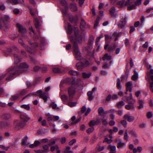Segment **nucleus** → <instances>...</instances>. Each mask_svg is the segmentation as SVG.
Here are the masks:
<instances>
[{"mask_svg": "<svg viewBox=\"0 0 153 153\" xmlns=\"http://www.w3.org/2000/svg\"><path fill=\"white\" fill-rule=\"evenodd\" d=\"M76 31V36H72L70 37V40L73 44V46L74 48V54L75 59L78 60H81L82 58V56L81 53L78 48V45L81 44L82 39L81 36H79L76 35L77 33H78V29L77 28H75Z\"/></svg>", "mask_w": 153, "mask_h": 153, "instance_id": "obj_1", "label": "nucleus"}, {"mask_svg": "<svg viewBox=\"0 0 153 153\" xmlns=\"http://www.w3.org/2000/svg\"><path fill=\"white\" fill-rule=\"evenodd\" d=\"M19 72H17L15 68L11 67L7 70V71L2 74L1 79L5 77L6 80L9 81L13 79L15 75L19 74Z\"/></svg>", "mask_w": 153, "mask_h": 153, "instance_id": "obj_2", "label": "nucleus"}, {"mask_svg": "<svg viewBox=\"0 0 153 153\" xmlns=\"http://www.w3.org/2000/svg\"><path fill=\"white\" fill-rule=\"evenodd\" d=\"M125 6H128V9L131 10L136 8L135 0H128L125 3Z\"/></svg>", "mask_w": 153, "mask_h": 153, "instance_id": "obj_3", "label": "nucleus"}, {"mask_svg": "<svg viewBox=\"0 0 153 153\" xmlns=\"http://www.w3.org/2000/svg\"><path fill=\"white\" fill-rule=\"evenodd\" d=\"M28 66L25 62H23L20 64L18 68L16 67H14L16 69L17 72H19V74L25 72V70L23 69L28 68Z\"/></svg>", "mask_w": 153, "mask_h": 153, "instance_id": "obj_4", "label": "nucleus"}, {"mask_svg": "<svg viewBox=\"0 0 153 153\" xmlns=\"http://www.w3.org/2000/svg\"><path fill=\"white\" fill-rule=\"evenodd\" d=\"M98 111L100 117V120L101 122H102L103 124H105V114L104 109L102 107H100L98 108Z\"/></svg>", "mask_w": 153, "mask_h": 153, "instance_id": "obj_5", "label": "nucleus"}, {"mask_svg": "<svg viewBox=\"0 0 153 153\" xmlns=\"http://www.w3.org/2000/svg\"><path fill=\"white\" fill-rule=\"evenodd\" d=\"M68 92L69 100H71L75 95L76 92L75 89L73 86H70L68 88Z\"/></svg>", "mask_w": 153, "mask_h": 153, "instance_id": "obj_6", "label": "nucleus"}, {"mask_svg": "<svg viewBox=\"0 0 153 153\" xmlns=\"http://www.w3.org/2000/svg\"><path fill=\"white\" fill-rule=\"evenodd\" d=\"M14 124L16 128L17 129L23 128L25 125V123L17 120H15L14 121Z\"/></svg>", "mask_w": 153, "mask_h": 153, "instance_id": "obj_7", "label": "nucleus"}, {"mask_svg": "<svg viewBox=\"0 0 153 153\" xmlns=\"http://www.w3.org/2000/svg\"><path fill=\"white\" fill-rule=\"evenodd\" d=\"M111 59V56L108 55L107 53H106V68H108L109 66L111 65L112 62Z\"/></svg>", "mask_w": 153, "mask_h": 153, "instance_id": "obj_8", "label": "nucleus"}, {"mask_svg": "<svg viewBox=\"0 0 153 153\" xmlns=\"http://www.w3.org/2000/svg\"><path fill=\"white\" fill-rule=\"evenodd\" d=\"M147 77L150 79V90L153 92V75H151L149 73H147Z\"/></svg>", "mask_w": 153, "mask_h": 153, "instance_id": "obj_9", "label": "nucleus"}, {"mask_svg": "<svg viewBox=\"0 0 153 153\" xmlns=\"http://www.w3.org/2000/svg\"><path fill=\"white\" fill-rule=\"evenodd\" d=\"M17 27L18 28L19 31L22 34H25L26 32V30L25 28L19 24H16Z\"/></svg>", "mask_w": 153, "mask_h": 153, "instance_id": "obj_10", "label": "nucleus"}, {"mask_svg": "<svg viewBox=\"0 0 153 153\" xmlns=\"http://www.w3.org/2000/svg\"><path fill=\"white\" fill-rule=\"evenodd\" d=\"M124 118L125 120H127V121L129 122H133L135 119L134 117L128 114L125 115L123 117Z\"/></svg>", "mask_w": 153, "mask_h": 153, "instance_id": "obj_11", "label": "nucleus"}, {"mask_svg": "<svg viewBox=\"0 0 153 153\" xmlns=\"http://www.w3.org/2000/svg\"><path fill=\"white\" fill-rule=\"evenodd\" d=\"M126 91L131 92L132 90V82L131 81L128 82L126 83Z\"/></svg>", "mask_w": 153, "mask_h": 153, "instance_id": "obj_12", "label": "nucleus"}, {"mask_svg": "<svg viewBox=\"0 0 153 153\" xmlns=\"http://www.w3.org/2000/svg\"><path fill=\"white\" fill-rule=\"evenodd\" d=\"M28 137L26 136L22 139V145L24 147L27 146H29V143L27 142Z\"/></svg>", "mask_w": 153, "mask_h": 153, "instance_id": "obj_13", "label": "nucleus"}, {"mask_svg": "<svg viewBox=\"0 0 153 153\" xmlns=\"http://www.w3.org/2000/svg\"><path fill=\"white\" fill-rule=\"evenodd\" d=\"M11 126L10 122L9 123H0V127L2 128H5L7 127H10Z\"/></svg>", "mask_w": 153, "mask_h": 153, "instance_id": "obj_14", "label": "nucleus"}, {"mask_svg": "<svg viewBox=\"0 0 153 153\" xmlns=\"http://www.w3.org/2000/svg\"><path fill=\"white\" fill-rule=\"evenodd\" d=\"M20 117L22 120L25 122H27L30 119L27 115L24 114H21Z\"/></svg>", "mask_w": 153, "mask_h": 153, "instance_id": "obj_15", "label": "nucleus"}, {"mask_svg": "<svg viewBox=\"0 0 153 153\" xmlns=\"http://www.w3.org/2000/svg\"><path fill=\"white\" fill-rule=\"evenodd\" d=\"M127 18L125 17L123 19H121L120 22L118 24V26L121 28H123L124 27V25L126 24Z\"/></svg>", "mask_w": 153, "mask_h": 153, "instance_id": "obj_16", "label": "nucleus"}, {"mask_svg": "<svg viewBox=\"0 0 153 153\" xmlns=\"http://www.w3.org/2000/svg\"><path fill=\"white\" fill-rule=\"evenodd\" d=\"M76 67L78 70L81 71L84 68V65L82 62H79L76 64Z\"/></svg>", "mask_w": 153, "mask_h": 153, "instance_id": "obj_17", "label": "nucleus"}, {"mask_svg": "<svg viewBox=\"0 0 153 153\" xmlns=\"http://www.w3.org/2000/svg\"><path fill=\"white\" fill-rule=\"evenodd\" d=\"M134 74L132 77V79L134 81H136L138 77V73L136 71V69L134 71Z\"/></svg>", "mask_w": 153, "mask_h": 153, "instance_id": "obj_18", "label": "nucleus"}, {"mask_svg": "<svg viewBox=\"0 0 153 153\" xmlns=\"http://www.w3.org/2000/svg\"><path fill=\"white\" fill-rule=\"evenodd\" d=\"M55 150H56V151H57V153H60V151L59 149V147L57 145H56L55 146H52L51 147V151L53 152Z\"/></svg>", "mask_w": 153, "mask_h": 153, "instance_id": "obj_19", "label": "nucleus"}, {"mask_svg": "<svg viewBox=\"0 0 153 153\" xmlns=\"http://www.w3.org/2000/svg\"><path fill=\"white\" fill-rule=\"evenodd\" d=\"M61 99L64 102H66L68 100H69V98H68V96L66 94H63L61 96Z\"/></svg>", "mask_w": 153, "mask_h": 153, "instance_id": "obj_20", "label": "nucleus"}, {"mask_svg": "<svg viewBox=\"0 0 153 153\" xmlns=\"http://www.w3.org/2000/svg\"><path fill=\"white\" fill-rule=\"evenodd\" d=\"M117 5L119 8H121L125 5V1L122 0L119 1L117 3Z\"/></svg>", "mask_w": 153, "mask_h": 153, "instance_id": "obj_21", "label": "nucleus"}, {"mask_svg": "<svg viewBox=\"0 0 153 153\" xmlns=\"http://www.w3.org/2000/svg\"><path fill=\"white\" fill-rule=\"evenodd\" d=\"M138 102L139 105L137 106L138 109H140L143 108V105L144 103V101L141 100H138Z\"/></svg>", "mask_w": 153, "mask_h": 153, "instance_id": "obj_22", "label": "nucleus"}, {"mask_svg": "<svg viewBox=\"0 0 153 153\" xmlns=\"http://www.w3.org/2000/svg\"><path fill=\"white\" fill-rule=\"evenodd\" d=\"M116 142L118 143L117 147L118 148L122 147L125 144L122 142V140L120 139L116 140Z\"/></svg>", "mask_w": 153, "mask_h": 153, "instance_id": "obj_23", "label": "nucleus"}, {"mask_svg": "<svg viewBox=\"0 0 153 153\" xmlns=\"http://www.w3.org/2000/svg\"><path fill=\"white\" fill-rule=\"evenodd\" d=\"M40 97L42 98L45 102H46L48 99V97L46 95V93H43L42 94H39Z\"/></svg>", "mask_w": 153, "mask_h": 153, "instance_id": "obj_24", "label": "nucleus"}, {"mask_svg": "<svg viewBox=\"0 0 153 153\" xmlns=\"http://www.w3.org/2000/svg\"><path fill=\"white\" fill-rule=\"evenodd\" d=\"M94 37L91 36L90 37L89 39L88 45L90 49H91L92 48V44L94 40Z\"/></svg>", "mask_w": 153, "mask_h": 153, "instance_id": "obj_25", "label": "nucleus"}, {"mask_svg": "<svg viewBox=\"0 0 153 153\" xmlns=\"http://www.w3.org/2000/svg\"><path fill=\"white\" fill-rule=\"evenodd\" d=\"M30 32H29L30 34L31 35V36H33V37L35 39V40L38 37H36V36L35 34V32L33 30L32 27H31L30 28Z\"/></svg>", "mask_w": 153, "mask_h": 153, "instance_id": "obj_26", "label": "nucleus"}, {"mask_svg": "<svg viewBox=\"0 0 153 153\" xmlns=\"http://www.w3.org/2000/svg\"><path fill=\"white\" fill-rule=\"evenodd\" d=\"M108 149H110L111 152L114 153H115L116 152V147L115 146L110 145L108 146Z\"/></svg>", "mask_w": 153, "mask_h": 153, "instance_id": "obj_27", "label": "nucleus"}, {"mask_svg": "<svg viewBox=\"0 0 153 153\" xmlns=\"http://www.w3.org/2000/svg\"><path fill=\"white\" fill-rule=\"evenodd\" d=\"M43 150H42L43 153H48L49 152V146L47 145H44L42 146Z\"/></svg>", "mask_w": 153, "mask_h": 153, "instance_id": "obj_28", "label": "nucleus"}, {"mask_svg": "<svg viewBox=\"0 0 153 153\" xmlns=\"http://www.w3.org/2000/svg\"><path fill=\"white\" fill-rule=\"evenodd\" d=\"M70 8L71 11H75L77 10V7L75 4H71L70 5Z\"/></svg>", "mask_w": 153, "mask_h": 153, "instance_id": "obj_29", "label": "nucleus"}, {"mask_svg": "<svg viewBox=\"0 0 153 153\" xmlns=\"http://www.w3.org/2000/svg\"><path fill=\"white\" fill-rule=\"evenodd\" d=\"M1 19L4 22H8L10 20L9 17L6 15H4L1 17Z\"/></svg>", "mask_w": 153, "mask_h": 153, "instance_id": "obj_30", "label": "nucleus"}, {"mask_svg": "<svg viewBox=\"0 0 153 153\" xmlns=\"http://www.w3.org/2000/svg\"><path fill=\"white\" fill-rule=\"evenodd\" d=\"M91 73H86L85 72H83L82 73V75L84 79L89 78L91 76Z\"/></svg>", "mask_w": 153, "mask_h": 153, "instance_id": "obj_31", "label": "nucleus"}, {"mask_svg": "<svg viewBox=\"0 0 153 153\" xmlns=\"http://www.w3.org/2000/svg\"><path fill=\"white\" fill-rule=\"evenodd\" d=\"M14 62L16 64H17L20 61V59L16 54H14Z\"/></svg>", "mask_w": 153, "mask_h": 153, "instance_id": "obj_32", "label": "nucleus"}, {"mask_svg": "<svg viewBox=\"0 0 153 153\" xmlns=\"http://www.w3.org/2000/svg\"><path fill=\"white\" fill-rule=\"evenodd\" d=\"M125 104V102L123 101H121L117 103L116 105L118 108H121Z\"/></svg>", "mask_w": 153, "mask_h": 153, "instance_id": "obj_33", "label": "nucleus"}, {"mask_svg": "<svg viewBox=\"0 0 153 153\" xmlns=\"http://www.w3.org/2000/svg\"><path fill=\"white\" fill-rule=\"evenodd\" d=\"M8 1L13 5H16L21 2V1L18 0H8Z\"/></svg>", "mask_w": 153, "mask_h": 153, "instance_id": "obj_34", "label": "nucleus"}, {"mask_svg": "<svg viewBox=\"0 0 153 153\" xmlns=\"http://www.w3.org/2000/svg\"><path fill=\"white\" fill-rule=\"evenodd\" d=\"M149 69L146 72L147 76V73H149L151 75H153V69H152V67L151 65H148Z\"/></svg>", "mask_w": 153, "mask_h": 153, "instance_id": "obj_35", "label": "nucleus"}, {"mask_svg": "<svg viewBox=\"0 0 153 153\" xmlns=\"http://www.w3.org/2000/svg\"><path fill=\"white\" fill-rule=\"evenodd\" d=\"M69 73L70 75L74 76L78 75L79 74V73L78 72L73 70H70L69 71Z\"/></svg>", "mask_w": 153, "mask_h": 153, "instance_id": "obj_36", "label": "nucleus"}, {"mask_svg": "<svg viewBox=\"0 0 153 153\" xmlns=\"http://www.w3.org/2000/svg\"><path fill=\"white\" fill-rule=\"evenodd\" d=\"M21 107L28 111H30V107L28 104L22 105L21 106Z\"/></svg>", "mask_w": 153, "mask_h": 153, "instance_id": "obj_37", "label": "nucleus"}, {"mask_svg": "<svg viewBox=\"0 0 153 153\" xmlns=\"http://www.w3.org/2000/svg\"><path fill=\"white\" fill-rule=\"evenodd\" d=\"M125 108L128 110H134V107L132 105H127L125 106Z\"/></svg>", "mask_w": 153, "mask_h": 153, "instance_id": "obj_38", "label": "nucleus"}, {"mask_svg": "<svg viewBox=\"0 0 153 153\" xmlns=\"http://www.w3.org/2000/svg\"><path fill=\"white\" fill-rule=\"evenodd\" d=\"M86 26V24L84 21V20L83 19L81 20V26L80 28L81 29L83 30L84 29V28H85Z\"/></svg>", "mask_w": 153, "mask_h": 153, "instance_id": "obj_39", "label": "nucleus"}, {"mask_svg": "<svg viewBox=\"0 0 153 153\" xmlns=\"http://www.w3.org/2000/svg\"><path fill=\"white\" fill-rule=\"evenodd\" d=\"M34 23L36 27L37 28L41 25L38 20L36 18H34Z\"/></svg>", "mask_w": 153, "mask_h": 153, "instance_id": "obj_40", "label": "nucleus"}, {"mask_svg": "<svg viewBox=\"0 0 153 153\" xmlns=\"http://www.w3.org/2000/svg\"><path fill=\"white\" fill-rule=\"evenodd\" d=\"M109 12L112 16H113L114 15V13L115 12V8L114 7H113L109 10Z\"/></svg>", "mask_w": 153, "mask_h": 153, "instance_id": "obj_41", "label": "nucleus"}, {"mask_svg": "<svg viewBox=\"0 0 153 153\" xmlns=\"http://www.w3.org/2000/svg\"><path fill=\"white\" fill-rule=\"evenodd\" d=\"M92 94L93 93L91 91H88L87 93V95L88 97V99L90 101L92 100L93 98V97L92 96Z\"/></svg>", "mask_w": 153, "mask_h": 153, "instance_id": "obj_42", "label": "nucleus"}, {"mask_svg": "<svg viewBox=\"0 0 153 153\" xmlns=\"http://www.w3.org/2000/svg\"><path fill=\"white\" fill-rule=\"evenodd\" d=\"M108 45H106V49L108 48V50L109 51H111L114 50L116 47V46L115 45H114L113 47L110 46L108 48Z\"/></svg>", "mask_w": 153, "mask_h": 153, "instance_id": "obj_43", "label": "nucleus"}, {"mask_svg": "<svg viewBox=\"0 0 153 153\" xmlns=\"http://www.w3.org/2000/svg\"><path fill=\"white\" fill-rule=\"evenodd\" d=\"M53 71L55 73H60L62 71L61 70L58 68H55L53 69Z\"/></svg>", "mask_w": 153, "mask_h": 153, "instance_id": "obj_44", "label": "nucleus"}, {"mask_svg": "<svg viewBox=\"0 0 153 153\" xmlns=\"http://www.w3.org/2000/svg\"><path fill=\"white\" fill-rule=\"evenodd\" d=\"M117 87L118 89L120 90L122 88V86L120 83V80L119 79H117Z\"/></svg>", "mask_w": 153, "mask_h": 153, "instance_id": "obj_45", "label": "nucleus"}, {"mask_svg": "<svg viewBox=\"0 0 153 153\" xmlns=\"http://www.w3.org/2000/svg\"><path fill=\"white\" fill-rule=\"evenodd\" d=\"M126 101L129 104H131V105H132L135 102V101L134 100H132V101H131V99H129L128 97H126Z\"/></svg>", "mask_w": 153, "mask_h": 153, "instance_id": "obj_46", "label": "nucleus"}, {"mask_svg": "<svg viewBox=\"0 0 153 153\" xmlns=\"http://www.w3.org/2000/svg\"><path fill=\"white\" fill-rule=\"evenodd\" d=\"M140 26L141 27L143 26L144 25V23L145 21V19L143 16H142L141 17L140 19Z\"/></svg>", "mask_w": 153, "mask_h": 153, "instance_id": "obj_47", "label": "nucleus"}, {"mask_svg": "<svg viewBox=\"0 0 153 153\" xmlns=\"http://www.w3.org/2000/svg\"><path fill=\"white\" fill-rule=\"evenodd\" d=\"M122 34V32H120L118 33L117 32H115L113 33V36L115 37H118L120 36Z\"/></svg>", "mask_w": 153, "mask_h": 153, "instance_id": "obj_48", "label": "nucleus"}, {"mask_svg": "<svg viewBox=\"0 0 153 153\" xmlns=\"http://www.w3.org/2000/svg\"><path fill=\"white\" fill-rule=\"evenodd\" d=\"M104 149V147L103 146H99V147L96 148V150L97 152H100L102 151Z\"/></svg>", "mask_w": 153, "mask_h": 153, "instance_id": "obj_49", "label": "nucleus"}, {"mask_svg": "<svg viewBox=\"0 0 153 153\" xmlns=\"http://www.w3.org/2000/svg\"><path fill=\"white\" fill-rule=\"evenodd\" d=\"M50 106L53 109H56L57 108V105L54 102H52L50 104Z\"/></svg>", "mask_w": 153, "mask_h": 153, "instance_id": "obj_50", "label": "nucleus"}, {"mask_svg": "<svg viewBox=\"0 0 153 153\" xmlns=\"http://www.w3.org/2000/svg\"><path fill=\"white\" fill-rule=\"evenodd\" d=\"M120 123L124 127H126L127 123L126 120H122L121 121Z\"/></svg>", "mask_w": 153, "mask_h": 153, "instance_id": "obj_51", "label": "nucleus"}, {"mask_svg": "<svg viewBox=\"0 0 153 153\" xmlns=\"http://www.w3.org/2000/svg\"><path fill=\"white\" fill-rule=\"evenodd\" d=\"M76 104V102H69L68 103V105L71 107H73L75 106Z\"/></svg>", "mask_w": 153, "mask_h": 153, "instance_id": "obj_52", "label": "nucleus"}, {"mask_svg": "<svg viewBox=\"0 0 153 153\" xmlns=\"http://www.w3.org/2000/svg\"><path fill=\"white\" fill-rule=\"evenodd\" d=\"M129 133L133 137H137V134L136 132L133 130H131L129 131Z\"/></svg>", "mask_w": 153, "mask_h": 153, "instance_id": "obj_53", "label": "nucleus"}, {"mask_svg": "<svg viewBox=\"0 0 153 153\" xmlns=\"http://www.w3.org/2000/svg\"><path fill=\"white\" fill-rule=\"evenodd\" d=\"M97 122L95 120H93L91 121L89 123V126L91 127H92L93 126L97 124Z\"/></svg>", "mask_w": 153, "mask_h": 153, "instance_id": "obj_54", "label": "nucleus"}, {"mask_svg": "<svg viewBox=\"0 0 153 153\" xmlns=\"http://www.w3.org/2000/svg\"><path fill=\"white\" fill-rule=\"evenodd\" d=\"M68 32L70 33H71L72 32L71 26L69 23L68 24Z\"/></svg>", "mask_w": 153, "mask_h": 153, "instance_id": "obj_55", "label": "nucleus"}, {"mask_svg": "<svg viewBox=\"0 0 153 153\" xmlns=\"http://www.w3.org/2000/svg\"><path fill=\"white\" fill-rule=\"evenodd\" d=\"M94 129V128L93 127H91V128H88L87 130V131L88 133H91L92 132Z\"/></svg>", "mask_w": 153, "mask_h": 153, "instance_id": "obj_56", "label": "nucleus"}, {"mask_svg": "<svg viewBox=\"0 0 153 153\" xmlns=\"http://www.w3.org/2000/svg\"><path fill=\"white\" fill-rule=\"evenodd\" d=\"M142 1V0H137L136 2L135 1L136 7L137 5H140L141 4Z\"/></svg>", "mask_w": 153, "mask_h": 153, "instance_id": "obj_57", "label": "nucleus"}, {"mask_svg": "<svg viewBox=\"0 0 153 153\" xmlns=\"http://www.w3.org/2000/svg\"><path fill=\"white\" fill-rule=\"evenodd\" d=\"M19 97V95L18 94H16L12 96V100H15L17 99Z\"/></svg>", "mask_w": 153, "mask_h": 153, "instance_id": "obj_58", "label": "nucleus"}, {"mask_svg": "<svg viewBox=\"0 0 153 153\" xmlns=\"http://www.w3.org/2000/svg\"><path fill=\"white\" fill-rule=\"evenodd\" d=\"M0 148L2 149L5 150H7L10 148V146H8L5 147L4 146L2 145H0Z\"/></svg>", "mask_w": 153, "mask_h": 153, "instance_id": "obj_59", "label": "nucleus"}, {"mask_svg": "<svg viewBox=\"0 0 153 153\" xmlns=\"http://www.w3.org/2000/svg\"><path fill=\"white\" fill-rule=\"evenodd\" d=\"M146 116L148 118H150L152 117V114L151 112H148L146 114Z\"/></svg>", "mask_w": 153, "mask_h": 153, "instance_id": "obj_60", "label": "nucleus"}, {"mask_svg": "<svg viewBox=\"0 0 153 153\" xmlns=\"http://www.w3.org/2000/svg\"><path fill=\"white\" fill-rule=\"evenodd\" d=\"M115 122L113 120H110L109 122V124L110 126H114L115 124Z\"/></svg>", "mask_w": 153, "mask_h": 153, "instance_id": "obj_61", "label": "nucleus"}, {"mask_svg": "<svg viewBox=\"0 0 153 153\" xmlns=\"http://www.w3.org/2000/svg\"><path fill=\"white\" fill-rule=\"evenodd\" d=\"M19 42L20 44L21 45L23 46L24 47H26V45H25L24 43L23 42V41L22 39H19Z\"/></svg>", "mask_w": 153, "mask_h": 153, "instance_id": "obj_62", "label": "nucleus"}, {"mask_svg": "<svg viewBox=\"0 0 153 153\" xmlns=\"http://www.w3.org/2000/svg\"><path fill=\"white\" fill-rule=\"evenodd\" d=\"M76 141V140L75 139H74L69 142V144L71 146L73 145L75 143Z\"/></svg>", "mask_w": 153, "mask_h": 153, "instance_id": "obj_63", "label": "nucleus"}, {"mask_svg": "<svg viewBox=\"0 0 153 153\" xmlns=\"http://www.w3.org/2000/svg\"><path fill=\"white\" fill-rule=\"evenodd\" d=\"M26 91L25 89H23L22 90V91H20L19 93V96L20 95H23L24 94H25L26 93Z\"/></svg>", "mask_w": 153, "mask_h": 153, "instance_id": "obj_64", "label": "nucleus"}]
</instances>
